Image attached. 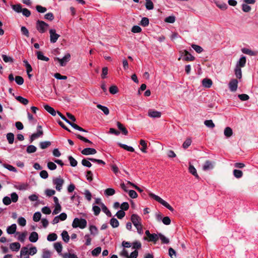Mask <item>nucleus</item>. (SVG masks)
I'll return each instance as SVG.
<instances>
[{
	"label": "nucleus",
	"mask_w": 258,
	"mask_h": 258,
	"mask_svg": "<svg viewBox=\"0 0 258 258\" xmlns=\"http://www.w3.org/2000/svg\"><path fill=\"white\" fill-rule=\"evenodd\" d=\"M125 212L122 211V210H119L115 214V216L119 219H122L124 216H125Z\"/></svg>",
	"instance_id": "nucleus-60"
},
{
	"label": "nucleus",
	"mask_w": 258,
	"mask_h": 258,
	"mask_svg": "<svg viewBox=\"0 0 258 258\" xmlns=\"http://www.w3.org/2000/svg\"><path fill=\"white\" fill-rule=\"evenodd\" d=\"M242 52L246 54L249 55L250 56H254L256 54V52L253 51L249 49L246 48H243L242 49Z\"/></svg>",
	"instance_id": "nucleus-26"
},
{
	"label": "nucleus",
	"mask_w": 258,
	"mask_h": 258,
	"mask_svg": "<svg viewBox=\"0 0 258 258\" xmlns=\"http://www.w3.org/2000/svg\"><path fill=\"white\" fill-rule=\"evenodd\" d=\"M233 175L236 178H239L242 176L243 172L240 170L234 169L233 170Z\"/></svg>",
	"instance_id": "nucleus-42"
},
{
	"label": "nucleus",
	"mask_w": 258,
	"mask_h": 258,
	"mask_svg": "<svg viewBox=\"0 0 258 258\" xmlns=\"http://www.w3.org/2000/svg\"><path fill=\"white\" fill-rule=\"evenodd\" d=\"M141 25L144 27H146L148 26L149 24V20L148 18L144 17L142 18L141 23Z\"/></svg>",
	"instance_id": "nucleus-51"
},
{
	"label": "nucleus",
	"mask_w": 258,
	"mask_h": 258,
	"mask_svg": "<svg viewBox=\"0 0 258 258\" xmlns=\"http://www.w3.org/2000/svg\"><path fill=\"white\" fill-rule=\"evenodd\" d=\"M215 4L217 7L222 10H226L228 8L227 4L224 3H219L218 2H216Z\"/></svg>",
	"instance_id": "nucleus-45"
},
{
	"label": "nucleus",
	"mask_w": 258,
	"mask_h": 258,
	"mask_svg": "<svg viewBox=\"0 0 258 258\" xmlns=\"http://www.w3.org/2000/svg\"><path fill=\"white\" fill-rule=\"evenodd\" d=\"M148 115L153 118H160L161 116V113L155 110L150 109L148 111Z\"/></svg>",
	"instance_id": "nucleus-11"
},
{
	"label": "nucleus",
	"mask_w": 258,
	"mask_h": 258,
	"mask_svg": "<svg viewBox=\"0 0 258 258\" xmlns=\"http://www.w3.org/2000/svg\"><path fill=\"white\" fill-rule=\"evenodd\" d=\"M16 99L21 103L26 105L29 103V100L22 96H19L15 97Z\"/></svg>",
	"instance_id": "nucleus-25"
},
{
	"label": "nucleus",
	"mask_w": 258,
	"mask_h": 258,
	"mask_svg": "<svg viewBox=\"0 0 258 258\" xmlns=\"http://www.w3.org/2000/svg\"><path fill=\"white\" fill-rule=\"evenodd\" d=\"M57 235L55 233L49 234L47 237V239L49 241H53L57 239Z\"/></svg>",
	"instance_id": "nucleus-35"
},
{
	"label": "nucleus",
	"mask_w": 258,
	"mask_h": 258,
	"mask_svg": "<svg viewBox=\"0 0 258 258\" xmlns=\"http://www.w3.org/2000/svg\"><path fill=\"white\" fill-rule=\"evenodd\" d=\"M101 208H102V211L104 213H105L108 217H111L112 216V214H111V212H110V211L108 209L107 207L104 204H102Z\"/></svg>",
	"instance_id": "nucleus-38"
},
{
	"label": "nucleus",
	"mask_w": 258,
	"mask_h": 258,
	"mask_svg": "<svg viewBox=\"0 0 258 258\" xmlns=\"http://www.w3.org/2000/svg\"><path fill=\"white\" fill-rule=\"evenodd\" d=\"M89 230L91 234L92 235H96L98 233V229L97 227L94 225H91L89 227Z\"/></svg>",
	"instance_id": "nucleus-48"
},
{
	"label": "nucleus",
	"mask_w": 258,
	"mask_h": 258,
	"mask_svg": "<svg viewBox=\"0 0 258 258\" xmlns=\"http://www.w3.org/2000/svg\"><path fill=\"white\" fill-rule=\"evenodd\" d=\"M16 234L19 235L18 239L21 242H24L25 240L26 236L27 235V232L24 231L22 232L21 234H20L19 232H16Z\"/></svg>",
	"instance_id": "nucleus-21"
},
{
	"label": "nucleus",
	"mask_w": 258,
	"mask_h": 258,
	"mask_svg": "<svg viewBox=\"0 0 258 258\" xmlns=\"http://www.w3.org/2000/svg\"><path fill=\"white\" fill-rule=\"evenodd\" d=\"M224 134L227 138L230 137L233 134L232 130L230 127H226L224 130Z\"/></svg>",
	"instance_id": "nucleus-29"
},
{
	"label": "nucleus",
	"mask_w": 258,
	"mask_h": 258,
	"mask_svg": "<svg viewBox=\"0 0 258 258\" xmlns=\"http://www.w3.org/2000/svg\"><path fill=\"white\" fill-rule=\"evenodd\" d=\"M71 59V55L70 53L66 54L62 58L55 57L54 60H57L60 63V65L62 67L65 66L67 62Z\"/></svg>",
	"instance_id": "nucleus-5"
},
{
	"label": "nucleus",
	"mask_w": 258,
	"mask_h": 258,
	"mask_svg": "<svg viewBox=\"0 0 258 258\" xmlns=\"http://www.w3.org/2000/svg\"><path fill=\"white\" fill-rule=\"evenodd\" d=\"M54 247L58 253H60L62 251V246L60 242H56L54 244Z\"/></svg>",
	"instance_id": "nucleus-40"
},
{
	"label": "nucleus",
	"mask_w": 258,
	"mask_h": 258,
	"mask_svg": "<svg viewBox=\"0 0 258 258\" xmlns=\"http://www.w3.org/2000/svg\"><path fill=\"white\" fill-rule=\"evenodd\" d=\"M213 163L209 160H207L203 167V169L205 171H208L209 170H212L213 169Z\"/></svg>",
	"instance_id": "nucleus-13"
},
{
	"label": "nucleus",
	"mask_w": 258,
	"mask_h": 258,
	"mask_svg": "<svg viewBox=\"0 0 258 258\" xmlns=\"http://www.w3.org/2000/svg\"><path fill=\"white\" fill-rule=\"evenodd\" d=\"M29 240L32 242H35L38 239V234L36 232H32L29 237Z\"/></svg>",
	"instance_id": "nucleus-17"
},
{
	"label": "nucleus",
	"mask_w": 258,
	"mask_h": 258,
	"mask_svg": "<svg viewBox=\"0 0 258 258\" xmlns=\"http://www.w3.org/2000/svg\"><path fill=\"white\" fill-rule=\"evenodd\" d=\"M96 106L98 109L101 110L105 115L109 114V110L107 107L103 106L101 104H97Z\"/></svg>",
	"instance_id": "nucleus-28"
},
{
	"label": "nucleus",
	"mask_w": 258,
	"mask_h": 258,
	"mask_svg": "<svg viewBox=\"0 0 258 258\" xmlns=\"http://www.w3.org/2000/svg\"><path fill=\"white\" fill-rule=\"evenodd\" d=\"M148 238L149 239V241L156 243V241L158 240L159 235L155 233L151 234L150 235V236Z\"/></svg>",
	"instance_id": "nucleus-39"
},
{
	"label": "nucleus",
	"mask_w": 258,
	"mask_h": 258,
	"mask_svg": "<svg viewBox=\"0 0 258 258\" xmlns=\"http://www.w3.org/2000/svg\"><path fill=\"white\" fill-rule=\"evenodd\" d=\"M2 57L3 59V60L5 62H14V59L12 57L7 56L6 54H2Z\"/></svg>",
	"instance_id": "nucleus-37"
},
{
	"label": "nucleus",
	"mask_w": 258,
	"mask_h": 258,
	"mask_svg": "<svg viewBox=\"0 0 258 258\" xmlns=\"http://www.w3.org/2000/svg\"><path fill=\"white\" fill-rule=\"evenodd\" d=\"M117 126L118 128L121 131L122 133L124 135H127L128 131L126 128L123 126V125L120 122H117Z\"/></svg>",
	"instance_id": "nucleus-20"
},
{
	"label": "nucleus",
	"mask_w": 258,
	"mask_h": 258,
	"mask_svg": "<svg viewBox=\"0 0 258 258\" xmlns=\"http://www.w3.org/2000/svg\"><path fill=\"white\" fill-rule=\"evenodd\" d=\"M189 172L192 174L194 176H195L196 178H199V176L197 172L196 169L194 167V166L190 164L188 168Z\"/></svg>",
	"instance_id": "nucleus-24"
},
{
	"label": "nucleus",
	"mask_w": 258,
	"mask_h": 258,
	"mask_svg": "<svg viewBox=\"0 0 258 258\" xmlns=\"http://www.w3.org/2000/svg\"><path fill=\"white\" fill-rule=\"evenodd\" d=\"M21 245L19 242H13L10 245V248L13 251H18Z\"/></svg>",
	"instance_id": "nucleus-18"
},
{
	"label": "nucleus",
	"mask_w": 258,
	"mask_h": 258,
	"mask_svg": "<svg viewBox=\"0 0 258 258\" xmlns=\"http://www.w3.org/2000/svg\"><path fill=\"white\" fill-rule=\"evenodd\" d=\"M62 240L66 243L68 242L70 239V236L67 231L64 230L61 233Z\"/></svg>",
	"instance_id": "nucleus-33"
},
{
	"label": "nucleus",
	"mask_w": 258,
	"mask_h": 258,
	"mask_svg": "<svg viewBox=\"0 0 258 258\" xmlns=\"http://www.w3.org/2000/svg\"><path fill=\"white\" fill-rule=\"evenodd\" d=\"M43 132L42 130H39L36 133L33 134L30 137V142L32 143L35 139L39 138L40 136L42 135Z\"/></svg>",
	"instance_id": "nucleus-14"
},
{
	"label": "nucleus",
	"mask_w": 258,
	"mask_h": 258,
	"mask_svg": "<svg viewBox=\"0 0 258 258\" xmlns=\"http://www.w3.org/2000/svg\"><path fill=\"white\" fill-rule=\"evenodd\" d=\"M68 159L70 161V165L73 167H75L77 165L78 162L77 161L74 159L72 156H69L68 157Z\"/></svg>",
	"instance_id": "nucleus-46"
},
{
	"label": "nucleus",
	"mask_w": 258,
	"mask_h": 258,
	"mask_svg": "<svg viewBox=\"0 0 258 258\" xmlns=\"http://www.w3.org/2000/svg\"><path fill=\"white\" fill-rule=\"evenodd\" d=\"M47 167L50 170H53L56 168L57 166L56 165V164L50 161L47 163Z\"/></svg>",
	"instance_id": "nucleus-63"
},
{
	"label": "nucleus",
	"mask_w": 258,
	"mask_h": 258,
	"mask_svg": "<svg viewBox=\"0 0 258 258\" xmlns=\"http://www.w3.org/2000/svg\"><path fill=\"white\" fill-rule=\"evenodd\" d=\"M175 21V18L174 16H170L167 17L165 19V22L169 23H173Z\"/></svg>",
	"instance_id": "nucleus-62"
},
{
	"label": "nucleus",
	"mask_w": 258,
	"mask_h": 258,
	"mask_svg": "<svg viewBox=\"0 0 258 258\" xmlns=\"http://www.w3.org/2000/svg\"><path fill=\"white\" fill-rule=\"evenodd\" d=\"M212 81L208 78L204 79L202 81V85L204 87L207 88H209L212 85Z\"/></svg>",
	"instance_id": "nucleus-15"
},
{
	"label": "nucleus",
	"mask_w": 258,
	"mask_h": 258,
	"mask_svg": "<svg viewBox=\"0 0 258 258\" xmlns=\"http://www.w3.org/2000/svg\"><path fill=\"white\" fill-rule=\"evenodd\" d=\"M15 80L18 85H21L24 83V79L21 76H16Z\"/></svg>",
	"instance_id": "nucleus-50"
},
{
	"label": "nucleus",
	"mask_w": 258,
	"mask_h": 258,
	"mask_svg": "<svg viewBox=\"0 0 258 258\" xmlns=\"http://www.w3.org/2000/svg\"><path fill=\"white\" fill-rule=\"evenodd\" d=\"M51 145V142L50 141H45L41 142L39 143V146L41 149H45L48 147H49Z\"/></svg>",
	"instance_id": "nucleus-34"
},
{
	"label": "nucleus",
	"mask_w": 258,
	"mask_h": 258,
	"mask_svg": "<svg viewBox=\"0 0 258 258\" xmlns=\"http://www.w3.org/2000/svg\"><path fill=\"white\" fill-rule=\"evenodd\" d=\"M37 57L38 59L47 61L49 60V58L46 56L43 55V53L41 51H38L36 52Z\"/></svg>",
	"instance_id": "nucleus-22"
},
{
	"label": "nucleus",
	"mask_w": 258,
	"mask_h": 258,
	"mask_svg": "<svg viewBox=\"0 0 258 258\" xmlns=\"http://www.w3.org/2000/svg\"><path fill=\"white\" fill-rule=\"evenodd\" d=\"M101 248L100 247H97L95 248V249H94L92 251L91 253L93 256H97L99 254H100V253L101 252Z\"/></svg>",
	"instance_id": "nucleus-58"
},
{
	"label": "nucleus",
	"mask_w": 258,
	"mask_h": 258,
	"mask_svg": "<svg viewBox=\"0 0 258 258\" xmlns=\"http://www.w3.org/2000/svg\"><path fill=\"white\" fill-rule=\"evenodd\" d=\"M3 166L5 168H7V169H8L9 170H10L11 171H13L15 172H16L17 171V169L15 167H14L11 165L7 164H4L3 165Z\"/></svg>",
	"instance_id": "nucleus-55"
},
{
	"label": "nucleus",
	"mask_w": 258,
	"mask_h": 258,
	"mask_svg": "<svg viewBox=\"0 0 258 258\" xmlns=\"http://www.w3.org/2000/svg\"><path fill=\"white\" fill-rule=\"evenodd\" d=\"M7 138L9 144H12L14 143V135L13 133H10L7 134Z\"/></svg>",
	"instance_id": "nucleus-43"
},
{
	"label": "nucleus",
	"mask_w": 258,
	"mask_h": 258,
	"mask_svg": "<svg viewBox=\"0 0 258 258\" xmlns=\"http://www.w3.org/2000/svg\"><path fill=\"white\" fill-rule=\"evenodd\" d=\"M87 221L85 219L75 218L73 222L72 226L73 228L79 227L81 229H84L87 226Z\"/></svg>",
	"instance_id": "nucleus-2"
},
{
	"label": "nucleus",
	"mask_w": 258,
	"mask_h": 258,
	"mask_svg": "<svg viewBox=\"0 0 258 258\" xmlns=\"http://www.w3.org/2000/svg\"><path fill=\"white\" fill-rule=\"evenodd\" d=\"M37 150V148L34 145H29L27 147L26 151L28 153L31 154L35 152Z\"/></svg>",
	"instance_id": "nucleus-36"
},
{
	"label": "nucleus",
	"mask_w": 258,
	"mask_h": 258,
	"mask_svg": "<svg viewBox=\"0 0 258 258\" xmlns=\"http://www.w3.org/2000/svg\"><path fill=\"white\" fill-rule=\"evenodd\" d=\"M49 25L43 21L37 20L36 24V28L37 30L41 33H44Z\"/></svg>",
	"instance_id": "nucleus-3"
},
{
	"label": "nucleus",
	"mask_w": 258,
	"mask_h": 258,
	"mask_svg": "<svg viewBox=\"0 0 258 258\" xmlns=\"http://www.w3.org/2000/svg\"><path fill=\"white\" fill-rule=\"evenodd\" d=\"M191 143V140L190 138H187L183 143L182 147L184 149L187 148Z\"/></svg>",
	"instance_id": "nucleus-57"
},
{
	"label": "nucleus",
	"mask_w": 258,
	"mask_h": 258,
	"mask_svg": "<svg viewBox=\"0 0 258 258\" xmlns=\"http://www.w3.org/2000/svg\"><path fill=\"white\" fill-rule=\"evenodd\" d=\"M82 164L83 166L87 167H91L92 166L91 163L90 162V160H89L88 159H83L82 160Z\"/></svg>",
	"instance_id": "nucleus-56"
},
{
	"label": "nucleus",
	"mask_w": 258,
	"mask_h": 258,
	"mask_svg": "<svg viewBox=\"0 0 258 258\" xmlns=\"http://www.w3.org/2000/svg\"><path fill=\"white\" fill-rule=\"evenodd\" d=\"M140 144L142 146V148H141V150L143 153H146V149L147 148V144L146 141L144 140H141L140 141Z\"/></svg>",
	"instance_id": "nucleus-31"
},
{
	"label": "nucleus",
	"mask_w": 258,
	"mask_h": 258,
	"mask_svg": "<svg viewBox=\"0 0 258 258\" xmlns=\"http://www.w3.org/2000/svg\"><path fill=\"white\" fill-rule=\"evenodd\" d=\"M159 237L160 238L162 243L167 244L169 242V239L161 233L158 234Z\"/></svg>",
	"instance_id": "nucleus-47"
},
{
	"label": "nucleus",
	"mask_w": 258,
	"mask_h": 258,
	"mask_svg": "<svg viewBox=\"0 0 258 258\" xmlns=\"http://www.w3.org/2000/svg\"><path fill=\"white\" fill-rule=\"evenodd\" d=\"M118 145L120 147L123 148V149L131 152H134L135 151V149L130 146H128L126 145L123 144L121 143H118Z\"/></svg>",
	"instance_id": "nucleus-27"
},
{
	"label": "nucleus",
	"mask_w": 258,
	"mask_h": 258,
	"mask_svg": "<svg viewBox=\"0 0 258 258\" xmlns=\"http://www.w3.org/2000/svg\"><path fill=\"white\" fill-rule=\"evenodd\" d=\"M235 74L236 77L238 79H241L242 77V72L241 68L239 67H236L235 69Z\"/></svg>",
	"instance_id": "nucleus-41"
},
{
	"label": "nucleus",
	"mask_w": 258,
	"mask_h": 258,
	"mask_svg": "<svg viewBox=\"0 0 258 258\" xmlns=\"http://www.w3.org/2000/svg\"><path fill=\"white\" fill-rule=\"evenodd\" d=\"M242 10L245 13H248L251 11V7L246 3L242 5Z\"/></svg>",
	"instance_id": "nucleus-49"
},
{
	"label": "nucleus",
	"mask_w": 258,
	"mask_h": 258,
	"mask_svg": "<svg viewBox=\"0 0 258 258\" xmlns=\"http://www.w3.org/2000/svg\"><path fill=\"white\" fill-rule=\"evenodd\" d=\"M97 153L96 150L94 148H86L81 151V153L84 155H93Z\"/></svg>",
	"instance_id": "nucleus-10"
},
{
	"label": "nucleus",
	"mask_w": 258,
	"mask_h": 258,
	"mask_svg": "<svg viewBox=\"0 0 258 258\" xmlns=\"http://www.w3.org/2000/svg\"><path fill=\"white\" fill-rule=\"evenodd\" d=\"M12 8L14 11H15L17 13H21L23 11V8L22 7V5L20 4H16V5H12Z\"/></svg>",
	"instance_id": "nucleus-23"
},
{
	"label": "nucleus",
	"mask_w": 258,
	"mask_h": 258,
	"mask_svg": "<svg viewBox=\"0 0 258 258\" xmlns=\"http://www.w3.org/2000/svg\"><path fill=\"white\" fill-rule=\"evenodd\" d=\"M131 221L135 227L141 224V218L137 214H134L131 216Z\"/></svg>",
	"instance_id": "nucleus-8"
},
{
	"label": "nucleus",
	"mask_w": 258,
	"mask_h": 258,
	"mask_svg": "<svg viewBox=\"0 0 258 258\" xmlns=\"http://www.w3.org/2000/svg\"><path fill=\"white\" fill-rule=\"evenodd\" d=\"M245 63L246 57L245 56H243L240 58L238 63L236 65V67H239V68L244 67L245 66Z\"/></svg>",
	"instance_id": "nucleus-30"
},
{
	"label": "nucleus",
	"mask_w": 258,
	"mask_h": 258,
	"mask_svg": "<svg viewBox=\"0 0 258 258\" xmlns=\"http://www.w3.org/2000/svg\"><path fill=\"white\" fill-rule=\"evenodd\" d=\"M53 183L55 185L56 189L60 191L64 183V180L60 176H59L53 179Z\"/></svg>",
	"instance_id": "nucleus-4"
},
{
	"label": "nucleus",
	"mask_w": 258,
	"mask_h": 258,
	"mask_svg": "<svg viewBox=\"0 0 258 258\" xmlns=\"http://www.w3.org/2000/svg\"><path fill=\"white\" fill-rule=\"evenodd\" d=\"M110 224L113 228H117L119 226V222L115 218H112L110 219Z\"/></svg>",
	"instance_id": "nucleus-32"
},
{
	"label": "nucleus",
	"mask_w": 258,
	"mask_h": 258,
	"mask_svg": "<svg viewBox=\"0 0 258 258\" xmlns=\"http://www.w3.org/2000/svg\"><path fill=\"white\" fill-rule=\"evenodd\" d=\"M11 200L12 201V202H14V203H16L18 201V195L17 194L16 192H13L11 194Z\"/></svg>",
	"instance_id": "nucleus-61"
},
{
	"label": "nucleus",
	"mask_w": 258,
	"mask_h": 258,
	"mask_svg": "<svg viewBox=\"0 0 258 258\" xmlns=\"http://www.w3.org/2000/svg\"><path fill=\"white\" fill-rule=\"evenodd\" d=\"M36 10L39 13H45L47 11V9H46V8L43 7H42L41 6H40V5H37L36 6Z\"/></svg>",
	"instance_id": "nucleus-64"
},
{
	"label": "nucleus",
	"mask_w": 258,
	"mask_h": 258,
	"mask_svg": "<svg viewBox=\"0 0 258 258\" xmlns=\"http://www.w3.org/2000/svg\"><path fill=\"white\" fill-rule=\"evenodd\" d=\"M204 124L210 128H213L215 127V124L212 120H206L204 122Z\"/></svg>",
	"instance_id": "nucleus-54"
},
{
	"label": "nucleus",
	"mask_w": 258,
	"mask_h": 258,
	"mask_svg": "<svg viewBox=\"0 0 258 258\" xmlns=\"http://www.w3.org/2000/svg\"><path fill=\"white\" fill-rule=\"evenodd\" d=\"M49 33L50 42L53 43H55L60 35L56 33V31L55 29H50L49 30Z\"/></svg>",
	"instance_id": "nucleus-6"
},
{
	"label": "nucleus",
	"mask_w": 258,
	"mask_h": 258,
	"mask_svg": "<svg viewBox=\"0 0 258 258\" xmlns=\"http://www.w3.org/2000/svg\"><path fill=\"white\" fill-rule=\"evenodd\" d=\"M149 196L151 198H153L161 204H162L163 206L165 207L166 208H167L168 210H169L171 212L174 211V209L166 201L163 200L162 199H161L160 197H159L158 196L155 195V194L149 192Z\"/></svg>",
	"instance_id": "nucleus-1"
},
{
	"label": "nucleus",
	"mask_w": 258,
	"mask_h": 258,
	"mask_svg": "<svg viewBox=\"0 0 258 258\" xmlns=\"http://www.w3.org/2000/svg\"><path fill=\"white\" fill-rule=\"evenodd\" d=\"M21 258H29V250L27 247H23L21 250Z\"/></svg>",
	"instance_id": "nucleus-12"
},
{
	"label": "nucleus",
	"mask_w": 258,
	"mask_h": 258,
	"mask_svg": "<svg viewBox=\"0 0 258 258\" xmlns=\"http://www.w3.org/2000/svg\"><path fill=\"white\" fill-rule=\"evenodd\" d=\"M105 194L108 196H113L115 194V191L113 188H108L105 190Z\"/></svg>",
	"instance_id": "nucleus-44"
},
{
	"label": "nucleus",
	"mask_w": 258,
	"mask_h": 258,
	"mask_svg": "<svg viewBox=\"0 0 258 258\" xmlns=\"http://www.w3.org/2000/svg\"><path fill=\"white\" fill-rule=\"evenodd\" d=\"M44 109L49 112L52 116H55L56 115L55 110L49 105L46 104L44 105Z\"/></svg>",
	"instance_id": "nucleus-19"
},
{
	"label": "nucleus",
	"mask_w": 258,
	"mask_h": 258,
	"mask_svg": "<svg viewBox=\"0 0 258 258\" xmlns=\"http://www.w3.org/2000/svg\"><path fill=\"white\" fill-rule=\"evenodd\" d=\"M181 56H184L183 59L186 61H193L195 59V57L186 50H184L183 51H181Z\"/></svg>",
	"instance_id": "nucleus-7"
},
{
	"label": "nucleus",
	"mask_w": 258,
	"mask_h": 258,
	"mask_svg": "<svg viewBox=\"0 0 258 258\" xmlns=\"http://www.w3.org/2000/svg\"><path fill=\"white\" fill-rule=\"evenodd\" d=\"M238 81L236 79H232L229 83V89L232 92L235 91L237 89Z\"/></svg>",
	"instance_id": "nucleus-9"
},
{
	"label": "nucleus",
	"mask_w": 258,
	"mask_h": 258,
	"mask_svg": "<svg viewBox=\"0 0 258 258\" xmlns=\"http://www.w3.org/2000/svg\"><path fill=\"white\" fill-rule=\"evenodd\" d=\"M41 217V214L40 212H36L34 213L33 217V220L35 222H38L40 220Z\"/></svg>",
	"instance_id": "nucleus-53"
},
{
	"label": "nucleus",
	"mask_w": 258,
	"mask_h": 258,
	"mask_svg": "<svg viewBox=\"0 0 258 258\" xmlns=\"http://www.w3.org/2000/svg\"><path fill=\"white\" fill-rule=\"evenodd\" d=\"M192 47L194 50L198 53H201L203 51V49L202 47L196 44H192Z\"/></svg>",
	"instance_id": "nucleus-59"
},
{
	"label": "nucleus",
	"mask_w": 258,
	"mask_h": 258,
	"mask_svg": "<svg viewBox=\"0 0 258 258\" xmlns=\"http://www.w3.org/2000/svg\"><path fill=\"white\" fill-rule=\"evenodd\" d=\"M17 225L13 224L10 226H9L7 229V232L9 234L16 233Z\"/></svg>",
	"instance_id": "nucleus-16"
},
{
	"label": "nucleus",
	"mask_w": 258,
	"mask_h": 258,
	"mask_svg": "<svg viewBox=\"0 0 258 258\" xmlns=\"http://www.w3.org/2000/svg\"><path fill=\"white\" fill-rule=\"evenodd\" d=\"M109 92L112 94H115L118 92L117 86L115 85L111 86L109 89Z\"/></svg>",
	"instance_id": "nucleus-52"
}]
</instances>
